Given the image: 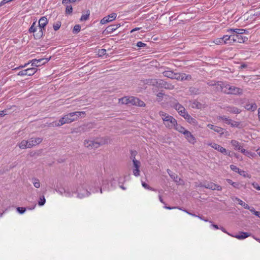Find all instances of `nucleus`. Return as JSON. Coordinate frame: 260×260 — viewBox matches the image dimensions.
Masks as SVG:
<instances>
[{
	"label": "nucleus",
	"instance_id": "f257e3e1",
	"mask_svg": "<svg viewBox=\"0 0 260 260\" xmlns=\"http://www.w3.org/2000/svg\"><path fill=\"white\" fill-rule=\"evenodd\" d=\"M88 186L90 190L93 193L96 192L98 189L100 188V192L102 193L103 189H110L112 188L111 184V187L109 186L108 180L101 175L97 178L92 180L90 184L88 185L87 183L81 184L76 189L75 194L77 197L79 199H82L88 197L90 194V191H88L86 187Z\"/></svg>",
	"mask_w": 260,
	"mask_h": 260
},
{
	"label": "nucleus",
	"instance_id": "f03ea898",
	"mask_svg": "<svg viewBox=\"0 0 260 260\" xmlns=\"http://www.w3.org/2000/svg\"><path fill=\"white\" fill-rule=\"evenodd\" d=\"M85 114L84 111H76L68 113L62 117L58 121H55L51 123L52 126H59L66 123H70L78 119Z\"/></svg>",
	"mask_w": 260,
	"mask_h": 260
},
{
	"label": "nucleus",
	"instance_id": "7ed1b4c3",
	"mask_svg": "<svg viewBox=\"0 0 260 260\" xmlns=\"http://www.w3.org/2000/svg\"><path fill=\"white\" fill-rule=\"evenodd\" d=\"M109 139L107 137L98 138L93 139H86L84 141V144L86 147L91 149H95L100 146L108 143Z\"/></svg>",
	"mask_w": 260,
	"mask_h": 260
},
{
	"label": "nucleus",
	"instance_id": "20e7f679",
	"mask_svg": "<svg viewBox=\"0 0 260 260\" xmlns=\"http://www.w3.org/2000/svg\"><path fill=\"white\" fill-rule=\"evenodd\" d=\"M159 115L161 117L164 124L168 128H174L177 124V121L173 116L163 111H160Z\"/></svg>",
	"mask_w": 260,
	"mask_h": 260
},
{
	"label": "nucleus",
	"instance_id": "39448f33",
	"mask_svg": "<svg viewBox=\"0 0 260 260\" xmlns=\"http://www.w3.org/2000/svg\"><path fill=\"white\" fill-rule=\"evenodd\" d=\"M218 85H220L221 91L227 94H239L242 92L241 89L228 84Z\"/></svg>",
	"mask_w": 260,
	"mask_h": 260
},
{
	"label": "nucleus",
	"instance_id": "423d86ee",
	"mask_svg": "<svg viewBox=\"0 0 260 260\" xmlns=\"http://www.w3.org/2000/svg\"><path fill=\"white\" fill-rule=\"evenodd\" d=\"M119 102L123 104H132L133 105H137L140 107H142L145 105L144 103L140 101L139 99L134 96L131 97H124L119 99Z\"/></svg>",
	"mask_w": 260,
	"mask_h": 260
},
{
	"label": "nucleus",
	"instance_id": "0eeeda50",
	"mask_svg": "<svg viewBox=\"0 0 260 260\" xmlns=\"http://www.w3.org/2000/svg\"><path fill=\"white\" fill-rule=\"evenodd\" d=\"M57 191L61 196L68 198H71L74 196L75 194L76 191L75 188L73 187H66L59 188Z\"/></svg>",
	"mask_w": 260,
	"mask_h": 260
},
{
	"label": "nucleus",
	"instance_id": "6e6552de",
	"mask_svg": "<svg viewBox=\"0 0 260 260\" xmlns=\"http://www.w3.org/2000/svg\"><path fill=\"white\" fill-rule=\"evenodd\" d=\"M48 22V19L45 16L42 17L39 20V26L40 29L37 37L40 38L43 36V29L46 26Z\"/></svg>",
	"mask_w": 260,
	"mask_h": 260
},
{
	"label": "nucleus",
	"instance_id": "1a4fd4ad",
	"mask_svg": "<svg viewBox=\"0 0 260 260\" xmlns=\"http://www.w3.org/2000/svg\"><path fill=\"white\" fill-rule=\"evenodd\" d=\"M209 146H210L211 147L214 148V149L218 151L219 152H221L222 154H224L225 155H228L229 156H231L230 155V152L226 150V149L222 147L220 145L215 143H211L208 144Z\"/></svg>",
	"mask_w": 260,
	"mask_h": 260
},
{
	"label": "nucleus",
	"instance_id": "9d476101",
	"mask_svg": "<svg viewBox=\"0 0 260 260\" xmlns=\"http://www.w3.org/2000/svg\"><path fill=\"white\" fill-rule=\"evenodd\" d=\"M133 173L134 176L136 177H138L140 175V162L135 157L133 159Z\"/></svg>",
	"mask_w": 260,
	"mask_h": 260
},
{
	"label": "nucleus",
	"instance_id": "9b49d317",
	"mask_svg": "<svg viewBox=\"0 0 260 260\" xmlns=\"http://www.w3.org/2000/svg\"><path fill=\"white\" fill-rule=\"evenodd\" d=\"M218 119L222 120L226 124L231 125L232 127H238L240 124L239 122L232 121L231 119L224 116H219Z\"/></svg>",
	"mask_w": 260,
	"mask_h": 260
},
{
	"label": "nucleus",
	"instance_id": "f8f14e48",
	"mask_svg": "<svg viewBox=\"0 0 260 260\" xmlns=\"http://www.w3.org/2000/svg\"><path fill=\"white\" fill-rule=\"evenodd\" d=\"M49 58L34 59L30 61L31 66L34 67H39L48 62Z\"/></svg>",
	"mask_w": 260,
	"mask_h": 260
},
{
	"label": "nucleus",
	"instance_id": "ddd939ff",
	"mask_svg": "<svg viewBox=\"0 0 260 260\" xmlns=\"http://www.w3.org/2000/svg\"><path fill=\"white\" fill-rule=\"evenodd\" d=\"M117 14L115 13H112L107 16L104 17L101 19L100 23L102 24H106L115 20L116 18Z\"/></svg>",
	"mask_w": 260,
	"mask_h": 260
},
{
	"label": "nucleus",
	"instance_id": "4468645a",
	"mask_svg": "<svg viewBox=\"0 0 260 260\" xmlns=\"http://www.w3.org/2000/svg\"><path fill=\"white\" fill-rule=\"evenodd\" d=\"M202 186L206 188L210 189L212 190H222V187L221 186L212 182L205 183Z\"/></svg>",
	"mask_w": 260,
	"mask_h": 260
},
{
	"label": "nucleus",
	"instance_id": "2eb2a0df",
	"mask_svg": "<svg viewBox=\"0 0 260 260\" xmlns=\"http://www.w3.org/2000/svg\"><path fill=\"white\" fill-rule=\"evenodd\" d=\"M42 141V138H31L28 140V147L29 148L36 146Z\"/></svg>",
	"mask_w": 260,
	"mask_h": 260
},
{
	"label": "nucleus",
	"instance_id": "dca6fc26",
	"mask_svg": "<svg viewBox=\"0 0 260 260\" xmlns=\"http://www.w3.org/2000/svg\"><path fill=\"white\" fill-rule=\"evenodd\" d=\"M190 76L187 75L184 73H175L173 79H176L177 80H187L190 79Z\"/></svg>",
	"mask_w": 260,
	"mask_h": 260
},
{
	"label": "nucleus",
	"instance_id": "f3484780",
	"mask_svg": "<svg viewBox=\"0 0 260 260\" xmlns=\"http://www.w3.org/2000/svg\"><path fill=\"white\" fill-rule=\"evenodd\" d=\"M246 30L244 29H239V28H231L227 30L228 33H232L234 34H237L239 35H241L243 34H245Z\"/></svg>",
	"mask_w": 260,
	"mask_h": 260
},
{
	"label": "nucleus",
	"instance_id": "a211bd4d",
	"mask_svg": "<svg viewBox=\"0 0 260 260\" xmlns=\"http://www.w3.org/2000/svg\"><path fill=\"white\" fill-rule=\"evenodd\" d=\"M183 135L190 143L194 144L196 142L194 137L188 131H187Z\"/></svg>",
	"mask_w": 260,
	"mask_h": 260
},
{
	"label": "nucleus",
	"instance_id": "6ab92c4d",
	"mask_svg": "<svg viewBox=\"0 0 260 260\" xmlns=\"http://www.w3.org/2000/svg\"><path fill=\"white\" fill-rule=\"evenodd\" d=\"M182 117H183L187 121L194 125H196L197 124V120L192 118L190 115H189L187 113H186L185 115H182Z\"/></svg>",
	"mask_w": 260,
	"mask_h": 260
},
{
	"label": "nucleus",
	"instance_id": "aec40b11",
	"mask_svg": "<svg viewBox=\"0 0 260 260\" xmlns=\"http://www.w3.org/2000/svg\"><path fill=\"white\" fill-rule=\"evenodd\" d=\"M174 108L181 116H182V115H185L187 113L185 108L179 104H176Z\"/></svg>",
	"mask_w": 260,
	"mask_h": 260
},
{
	"label": "nucleus",
	"instance_id": "412c9836",
	"mask_svg": "<svg viewBox=\"0 0 260 260\" xmlns=\"http://www.w3.org/2000/svg\"><path fill=\"white\" fill-rule=\"evenodd\" d=\"M207 126L209 128L213 130L214 131H215L220 134H222L223 133V129L221 127L212 125L211 124H208L207 125Z\"/></svg>",
	"mask_w": 260,
	"mask_h": 260
},
{
	"label": "nucleus",
	"instance_id": "4be33fe9",
	"mask_svg": "<svg viewBox=\"0 0 260 260\" xmlns=\"http://www.w3.org/2000/svg\"><path fill=\"white\" fill-rule=\"evenodd\" d=\"M250 235L251 234L247 232H241L238 235L233 236V237L238 239L242 240L250 236Z\"/></svg>",
	"mask_w": 260,
	"mask_h": 260
},
{
	"label": "nucleus",
	"instance_id": "5701e85b",
	"mask_svg": "<svg viewBox=\"0 0 260 260\" xmlns=\"http://www.w3.org/2000/svg\"><path fill=\"white\" fill-rule=\"evenodd\" d=\"M230 143L232 146V147L235 150H238L239 149H241L240 147L242 146L241 144L236 140H232L231 141Z\"/></svg>",
	"mask_w": 260,
	"mask_h": 260
},
{
	"label": "nucleus",
	"instance_id": "b1692460",
	"mask_svg": "<svg viewBox=\"0 0 260 260\" xmlns=\"http://www.w3.org/2000/svg\"><path fill=\"white\" fill-rule=\"evenodd\" d=\"M234 36V39H235V42H238L239 43H244L245 41V40L247 39V38L245 37H242L241 35H239L237 34H233Z\"/></svg>",
	"mask_w": 260,
	"mask_h": 260
},
{
	"label": "nucleus",
	"instance_id": "393cba45",
	"mask_svg": "<svg viewBox=\"0 0 260 260\" xmlns=\"http://www.w3.org/2000/svg\"><path fill=\"white\" fill-rule=\"evenodd\" d=\"M18 146L21 149L29 148L28 147V140H23L21 141L18 144Z\"/></svg>",
	"mask_w": 260,
	"mask_h": 260
},
{
	"label": "nucleus",
	"instance_id": "a878e982",
	"mask_svg": "<svg viewBox=\"0 0 260 260\" xmlns=\"http://www.w3.org/2000/svg\"><path fill=\"white\" fill-rule=\"evenodd\" d=\"M245 108L247 110L254 111L256 109L257 106H256V104H255L254 103H247L245 105Z\"/></svg>",
	"mask_w": 260,
	"mask_h": 260
},
{
	"label": "nucleus",
	"instance_id": "bb28decb",
	"mask_svg": "<svg viewBox=\"0 0 260 260\" xmlns=\"http://www.w3.org/2000/svg\"><path fill=\"white\" fill-rule=\"evenodd\" d=\"M120 26V24L111 25L108 26L106 28L105 30L108 33H111V32H113L115 30H116Z\"/></svg>",
	"mask_w": 260,
	"mask_h": 260
},
{
	"label": "nucleus",
	"instance_id": "cd10ccee",
	"mask_svg": "<svg viewBox=\"0 0 260 260\" xmlns=\"http://www.w3.org/2000/svg\"><path fill=\"white\" fill-rule=\"evenodd\" d=\"M233 200L234 201H237L238 202V204L239 205H241L242 207H243L244 208H245L246 209H249V206L248 204H246L243 201H242L240 199H239L237 197H234L233 198Z\"/></svg>",
	"mask_w": 260,
	"mask_h": 260
},
{
	"label": "nucleus",
	"instance_id": "c85d7f7f",
	"mask_svg": "<svg viewBox=\"0 0 260 260\" xmlns=\"http://www.w3.org/2000/svg\"><path fill=\"white\" fill-rule=\"evenodd\" d=\"M174 129H176L178 132L182 133L183 134H184L186 133V132L187 131V130L185 129V128L184 127H183L182 126H181L180 124H178L177 123L176 124L175 126L174 127Z\"/></svg>",
	"mask_w": 260,
	"mask_h": 260
},
{
	"label": "nucleus",
	"instance_id": "c756f323",
	"mask_svg": "<svg viewBox=\"0 0 260 260\" xmlns=\"http://www.w3.org/2000/svg\"><path fill=\"white\" fill-rule=\"evenodd\" d=\"M163 75L166 77L173 79V77L174 76V73L170 70H166L163 72Z\"/></svg>",
	"mask_w": 260,
	"mask_h": 260
},
{
	"label": "nucleus",
	"instance_id": "7c9ffc66",
	"mask_svg": "<svg viewBox=\"0 0 260 260\" xmlns=\"http://www.w3.org/2000/svg\"><path fill=\"white\" fill-rule=\"evenodd\" d=\"M26 71L27 76H32L36 73L37 69L36 68H28Z\"/></svg>",
	"mask_w": 260,
	"mask_h": 260
},
{
	"label": "nucleus",
	"instance_id": "2f4dec72",
	"mask_svg": "<svg viewBox=\"0 0 260 260\" xmlns=\"http://www.w3.org/2000/svg\"><path fill=\"white\" fill-rule=\"evenodd\" d=\"M31 182L34 185V186L36 188H39L40 187V182L39 179L37 178H32L31 179Z\"/></svg>",
	"mask_w": 260,
	"mask_h": 260
},
{
	"label": "nucleus",
	"instance_id": "473e14b6",
	"mask_svg": "<svg viewBox=\"0 0 260 260\" xmlns=\"http://www.w3.org/2000/svg\"><path fill=\"white\" fill-rule=\"evenodd\" d=\"M227 111L231 112V113H239L240 111L239 109L236 107H228Z\"/></svg>",
	"mask_w": 260,
	"mask_h": 260
},
{
	"label": "nucleus",
	"instance_id": "72a5a7b5",
	"mask_svg": "<svg viewBox=\"0 0 260 260\" xmlns=\"http://www.w3.org/2000/svg\"><path fill=\"white\" fill-rule=\"evenodd\" d=\"M61 23L60 21H57L54 23L53 25V29L54 30L56 31L59 29L61 26Z\"/></svg>",
	"mask_w": 260,
	"mask_h": 260
},
{
	"label": "nucleus",
	"instance_id": "f704fd0d",
	"mask_svg": "<svg viewBox=\"0 0 260 260\" xmlns=\"http://www.w3.org/2000/svg\"><path fill=\"white\" fill-rule=\"evenodd\" d=\"M36 22H34L32 23V24H31V26L30 27V28H29V32L30 33H32V32H35L37 30V27L36 26Z\"/></svg>",
	"mask_w": 260,
	"mask_h": 260
},
{
	"label": "nucleus",
	"instance_id": "c9c22d12",
	"mask_svg": "<svg viewBox=\"0 0 260 260\" xmlns=\"http://www.w3.org/2000/svg\"><path fill=\"white\" fill-rule=\"evenodd\" d=\"M46 203V199L44 196L40 197L39 200L38 201V205L40 206H43Z\"/></svg>",
	"mask_w": 260,
	"mask_h": 260
},
{
	"label": "nucleus",
	"instance_id": "e433bc0d",
	"mask_svg": "<svg viewBox=\"0 0 260 260\" xmlns=\"http://www.w3.org/2000/svg\"><path fill=\"white\" fill-rule=\"evenodd\" d=\"M226 181L229 184L232 185L234 187L236 188H239V183H238L237 182H234L232 180L229 179H226Z\"/></svg>",
	"mask_w": 260,
	"mask_h": 260
},
{
	"label": "nucleus",
	"instance_id": "4c0bfd02",
	"mask_svg": "<svg viewBox=\"0 0 260 260\" xmlns=\"http://www.w3.org/2000/svg\"><path fill=\"white\" fill-rule=\"evenodd\" d=\"M213 42L216 45H221L224 44L222 38H217L215 39Z\"/></svg>",
	"mask_w": 260,
	"mask_h": 260
},
{
	"label": "nucleus",
	"instance_id": "58836bf2",
	"mask_svg": "<svg viewBox=\"0 0 260 260\" xmlns=\"http://www.w3.org/2000/svg\"><path fill=\"white\" fill-rule=\"evenodd\" d=\"M230 37L229 34L228 35H224L223 36V37H222L224 44H228L229 43Z\"/></svg>",
	"mask_w": 260,
	"mask_h": 260
},
{
	"label": "nucleus",
	"instance_id": "ea45409f",
	"mask_svg": "<svg viewBox=\"0 0 260 260\" xmlns=\"http://www.w3.org/2000/svg\"><path fill=\"white\" fill-rule=\"evenodd\" d=\"M89 13H87L86 14L82 15L80 18V21H83L87 20L89 18Z\"/></svg>",
	"mask_w": 260,
	"mask_h": 260
},
{
	"label": "nucleus",
	"instance_id": "a19ab883",
	"mask_svg": "<svg viewBox=\"0 0 260 260\" xmlns=\"http://www.w3.org/2000/svg\"><path fill=\"white\" fill-rule=\"evenodd\" d=\"M66 5V12L67 13H72V11H73V8H72V7L71 5Z\"/></svg>",
	"mask_w": 260,
	"mask_h": 260
},
{
	"label": "nucleus",
	"instance_id": "79ce46f5",
	"mask_svg": "<svg viewBox=\"0 0 260 260\" xmlns=\"http://www.w3.org/2000/svg\"><path fill=\"white\" fill-rule=\"evenodd\" d=\"M142 186L146 189L150 190H155L154 189H153L152 187H150L147 183L142 182Z\"/></svg>",
	"mask_w": 260,
	"mask_h": 260
},
{
	"label": "nucleus",
	"instance_id": "37998d69",
	"mask_svg": "<svg viewBox=\"0 0 260 260\" xmlns=\"http://www.w3.org/2000/svg\"><path fill=\"white\" fill-rule=\"evenodd\" d=\"M230 34L229 44H232L235 42V39H234V36L233 34L229 33Z\"/></svg>",
	"mask_w": 260,
	"mask_h": 260
},
{
	"label": "nucleus",
	"instance_id": "c03bdc74",
	"mask_svg": "<svg viewBox=\"0 0 260 260\" xmlns=\"http://www.w3.org/2000/svg\"><path fill=\"white\" fill-rule=\"evenodd\" d=\"M246 156L249 158H253L256 156V154L253 152L247 151Z\"/></svg>",
	"mask_w": 260,
	"mask_h": 260
},
{
	"label": "nucleus",
	"instance_id": "a18cd8bd",
	"mask_svg": "<svg viewBox=\"0 0 260 260\" xmlns=\"http://www.w3.org/2000/svg\"><path fill=\"white\" fill-rule=\"evenodd\" d=\"M81 29V26L80 25H76L73 29V32L75 33H77L80 31Z\"/></svg>",
	"mask_w": 260,
	"mask_h": 260
},
{
	"label": "nucleus",
	"instance_id": "49530a36",
	"mask_svg": "<svg viewBox=\"0 0 260 260\" xmlns=\"http://www.w3.org/2000/svg\"><path fill=\"white\" fill-rule=\"evenodd\" d=\"M175 182L178 183H181V180L175 174H173V178H172Z\"/></svg>",
	"mask_w": 260,
	"mask_h": 260
},
{
	"label": "nucleus",
	"instance_id": "de8ad7c7",
	"mask_svg": "<svg viewBox=\"0 0 260 260\" xmlns=\"http://www.w3.org/2000/svg\"><path fill=\"white\" fill-rule=\"evenodd\" d=\"M17 210L20 214H23L26 211V208L23 207H18L17 208Z\"/></svg>",
	"mask_w": 260,
	"mask_h": 260
},
{
	"label": "nucleus",
	"instance_id": "09e8293b",
	"mask_svg": "<svg viewBox=\"0 0 260 260\" xmlns=\"http://www.w3.org/2000/svg\"><path fill=\"white\" fill-rule=\"evenodd\" d=\"M230 168L233 171L238 173L239 172V170H240L238 168H237L236 166H234L233 165H231L230 166Z\"/></svg>",
	"mask_w": 260,
	"mask_h": 260
},
{
	"label": "nucleus",
	"instance_id": "8fccbe9b",
	"mask_svg": "<svg viewBox=\"0 0 260 260\" xmlns=\"http://www.w3.org/2000/svg\"><path fill=\"white\" fill-rule=\"evenodd\" d=\"M18 76H26V69L25 70H22L21 71H20L18 74H17Z\"/></svg>",
	"mask_w": 260,
	"mask_h": 260
},
{
	"label": "nucleus",
	"instance_id": "3c124183",
	"mask_svg": "<svg viewBox=\"0 0 260 260\" xmlns=\"http://www.w3.org/2000/svg\"><path fill=\"white\" fill-rule=\"evenodd\" d=\"M240 148L241 149H239L238 151H240L242 153L246 156L248 150H246L245 149L243 148L242 146L240 147Z\"/></svg>",
	"mask_w": 260,
	"mask_h": 260
},
{
	"label": "nucleus",
	"instance_id": "603ef678",
	"mask_svg": "<svg viewBox=\"0 0 260 260\" xmlns=\"http://www.w3.org/2000/svg\"><path fill=\"white\" fill-rule=\"evenodd\" d=\"M137 47L141 48V47H145L146 46V44L141 42V41H139L137 43Z\"/></svg>",
	"mask_w": 260,
	"mask_h": 260
},
{
	"label": "nucleus",
	"instance_id": "864d4df0",
	"mask_svg": "<svg viewBox=\"0 0 260 260\" xmlns=\"http://www.w3.org/2000/svg\"><path fill=\"white\" fill-rule=\"evenodd\" d=\"M179 209L180 210H182V211H184L185 212H186L188 214L190 215H191L192 216H194V217H198V216L196 215V214H192V213L187 211V210H186L185 209H182V208H179Z\"/></svg>",
	"mask_w": 260,
	"mask_h": 260
},
{
	"label": "nucleus",
	"instance_id": "5fc2aeb1",
	"mask_svg": "<svg viewBox=\"0 0 260 260\" xmlns=\"http://www.w3.org/2000/svg\"><path fill=\"white\" fill-rule=\"evenodd\" d=\"M253 187L258 190H260V186L257 183L254 182L252 184Z\"/></svg>",
	"mask_w": 260,
	"mask_h": 260
},
{
	"label": "nucleus",
	"instance_id": "6e6d98bb",
	"mask_svg": "<svg viewBox=\"0 0 260 260\" xmlns=\"http://www.w3.org/2000/svg\"><path fill=\"white\" fill-rule=\"evenodd\" d=\"M248 210H249L252 213H253V214H254L255 215V212H257L258 211H256L255 210L254 208H253V207H251L250 208L249 207V209H248Z\"/></svg>",
	"mask_w": 260,
	"mask_h": 260
},
{
	"label": "nucleus",
	"instance_id": "4d7b16f0",
	"mask_svg": "<svg viewBox=\"0 0 260 260\" xmlns=\"http://www.w3.org/2000/svg\"><path fill=\"white\" fill-rule=\"evenodd\" d=\"M240 175H242V176H245V172L243 171V170H239V172H238Z\"/></svg>",
	"mask_w": 260,
	"mask_h": 260
},
{
	"label": "nucleus",
	"instance_id": "13d9d810",
	"mask_svg": "<svg viewBox=\"0 0 260 260\" xmlns=\"http://www.w3.org/2000/svg\"><path fill=\"white\" fill-rule=\"evenodd\" d=\"M165 208L167 209H169V210H171V209H178L180 208L179 207H169V206H165Z\"/></svg>",
	"mask_w": 260,
	"mask_h": 260
},
{
	"label": "nucleus",
	"instance_id": "bf43d9fd",
	"mask_svg": "<svg viewBox=\"0 0 260 260\" xmlns=\"http://www.w3.org/2000/svg\"><path fill=\"white\" fill-rule=\"evenodd\" d=\"M6 111H0V117H3L6 115Z\"/></svg>",
	"mask_w": 260,
	"mask_h": 260
},
{
	"label": "nucleus",
	"instance_id": "052dcab7",
	"mask_svg": "<svg viewBox=\"0 0 260 260\" xmlns=\"http://www.w3.org/2000/svg\"><path fill=\"white\" fill-rule=\"evenodd\" d=\"M106 50L104 49H102L100 50H99V53L101 54H104L106 53Z\"/></svg>",
	"mask_w": 260,
	"mask_h": 260
},
{
	"label": "nucleus",
	"instance_id": "680f3d73",
	"mask_svg": "<svg viewBox=\"0 0 260 260\" xmlns=\"http://www.w3.org/2000/svg\"><path fill=\"white\" fill-rule=\"evenodd\" d=\"M136 151H132L131 152V154H132V158L133 159H134V157L135 158V155H136Z\"/></svg>",
	"mask_w": 260,
	"mask_h": 260
},
{
	"label": "nucleus",
	"instance_id": "e2e57ef3",
	"mask_svg": "<svg viewBox=\"0 0 260 260\" xmlns=\"http://www.w3.org/2000/svg\"><path fill=\"white\" fill-rule=\"evenodd\" d=\"M167 172L169 174V175L170 176V177L171 178H173V173H172V172L169 169L167 170Z\"/></svg>",
	"mask_w": 260,
	"mask_h": 260
},
{
	"label": "nucleus",
	"instance_id": "0e129e2a",
	"mask_svg": "<svg viewBox=\"0 0 260 260\" xmlns=\"http://www.w3.org/2000/svg\"><path fill=\"white\" fill-rule=\"evenodd\" d=\"M140 29V27H136L134 29H133L131 31V32L132 33L135 31H137V30H139Z\"/></svg>",
	"mask_w": 260,
	"mask_h": 260
},
{
	"label": "nucleus",
	"instance_id": "69168bd1",
	"mask_svg": "<svg viewBox=\"0 0 260 260\" xmlns=\"http://www.w3.org/2000/svg\"><path fill=\"white\" fill-rule=\"evenodd\" d=\"M211 226L212 227L214 228V229H219V228H218V225H216V224H211Z\"/></svg>",
	"mask_w": 260,
	"mask_h": 260
},
{
	"label": "nucleus",
	"instance_id": "338daca9",
	"mask_svg": "<svg viewBox=\"0 0 260 260\" xmlns=\"http://www.w3.org/2000/svg\"><path fill=\"white\" fill-rule=\"evenodd\" d=\"M258 117L259 120L260 121V107L258 109Z\"/></svg>",
	"mask_w": 260,
	"mask_h": 260
},
{
	"label": "nucleus",
	"instance_id": "774afa93",
	"mask_svg": "<svg viewBox=\"0 0 260 260\" xmlns=\"http://www.w3.org/2000/svg\"><path fill=\"white\" fill-rule=\"evenodd\" d=\"M256 151L257 152V154L260 156V148H258V149H257Z\"/></svg>",
	"mask_w": 260,
	"mask_h": 260
}]
</instances>
